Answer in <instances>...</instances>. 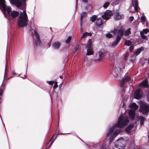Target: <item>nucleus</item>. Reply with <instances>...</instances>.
Returning <instances> with one entry per match:
<instances>
[{"instance_id":"obj_1","label":"nucleus","mask_w":149,"mask_h":149,"mask_svg":"<svg viewBox=\"0 0 149 149\" xmlns=\"http://www.w3.org/2000/svg\"><path fill=\"white\" fill-rule=\"evenodd\" d=\"M129 118L128 117H123V114L120 115L118 118V123L115 124L112 128H110L109 131L107 134V137L109 138V142H111L113 139L120 132V130H115L114 131L115 128L116 127L121 128L123 127L129 123Z\"/></svg>"},{"instance_id":"obj_2","label":"nucleus","mask_w":149,"mask_h":149,"mask_svg":"<svg viewBox=\"0 0 149 149\" xmlns=\"http://www.w3.org/2000/svg\"><path fill=\"white\" fill-rule=\"evenodd\" d=\"M113 33H118L117 35L116 40L113 42L112 44V46L113 47L118 44L119 42L121 39V38L124 33V31L122 27L119 26L114 29Z\"/></svg>"},{"instance_id":"obj_3","label":"nucleus","mask_w":149,"mask_h":149,"mask_svg":"<svg viewBox=\"0 0 149 149\" xmlns=\"http://www.w3.org/2000/svg\"><path fill=\"white\" fill-rule=\"evenodd\" d=\"M28 19L27 15L25 10L22 13H20L19 18V27H23L26 26L27 24Z\"/></svg>"},{"instance_id":"obj_4","label":"nucleus","mask_w":149,"mask_h":149,"mask_svg":"<svg viewBox=\"0 0 149 149\" xmlns=\"http://www.w3.org/2000/svg\"><path fill=\"white\" fill-rule=\"evenodd\" d=\"M138 106L135 103H132L130 106L131 109L129 112V116L130 118L133 120L135 117V111L138 108Z\"/></svg>"},{"instance_id":"obj_5","label":"nucleus","mask_w":149,"mask_h":149,"mask_svg":"<svg viewBox=\"0 0 149 149\" xmlns=\"http://www.w3.org/2000/svg\"><path fill=\"white\" fill-rule=\"evenodd\" d=\"M140 104L139 111L144 114L148 113L149 111V105L145 102H140Z\"/></svg>"},{"instance_id":"obj_6","label":"nucleus","mask_w":149,"mask_h":149,"mask_svg":"<svg viewBox=\"0 0 149 149\" xmlns=\"http://www.w3.org/2000/svg\"><path fill=\"white\" fill-rule=\"evenodd\" d=\"M2 11L5 15H8L9 17L11 16L13 17H15L18 14V12L15 11H11V10H2Z\"/></svg>"},{"instance_id":"obj_7","label":"nucleus","mask_w":149,"mask_h":149,"mask_svg":"<svg viewBox=\"0 0 149 149\" xmlns=\"http://www.w3.org/2000/svg\"><path fill=\"white\" fill-rule=\"evenodd\" d=\"M92 41L91 39H89L87 43L86 47L88 49L87 50V55H93V52L92 50L93 47L92 45Z\"/></svg>"},{"instance_id":"obj_8","label":"nucleus","mask_w":149,"mask_h":149,"mask_svg":"<svg viewBox=\"0 0 149 149\" xmlns=\"http://www.w3.org/2000/svg\"><path fill=\"white\" fill-rule=\"evenodd\" d=\"M113 15V13L110 10H107L102 17L104 19L108 20L110 17Z\"/></svg>"},{"instance_id":"obj_9","label":"nucleus","mask_w":149,"mask_h":149,"mask_svg":"<svg viewBox=\"0 0 149 149\" xmlns=\"http://www.w3.org/2000/svg\"><path fill=\"white\" fill-rule=\"evenodd\" d=\"M31 29V30H33L34 31V35L36 37V38L35 39L36 44L37 45H39L40 43V40L38 34V33L37 31L34 30V29H33L32 27Z\"/></svg>"},{"instance_id":"obj_10","label":"nucleus","mask_w":149,"mask_h":149,"mask_svg":"<svg viewBox=\"0 0 149 149\" xmlns=\"http://www.w3.org/2000/svg\"><path fill=\"white\" fill-rule=\"evenodd\" d=\"M142 91L140 88H138L134 93L135 98L136 99L140 98L142 95Z\"/></svg>"},{"instance_id":"obj_11","label":"nucleus","mask_w":149,"mask_h":149,"mask_svg":"<svg viewBox=\"0 0 149 149\" xmlns=\"http://www.w3.org/2000/svg\"><path fill=\"white\" fill-rule=\"evenodd\" d=\"M5 0H0V8L2 9H11L9 6H7Z\"/></svg>"},{"instance_id":"obj_12","label":"nucleus","mask_w":149,"mask_h":149,"mask_svg":"<svg viewBox=\"0 0 149 149\" xmlns=\"http://www.w3.org/2000/svg\"><path fill=\"white\" fill-rule=\"evenodd\" d=\"M28 0H19V9H26V1Z\"/></svg>"},{"instance_id":"obj_13","label":"nucleus","mask_w":149,"mask_h":149,"mask_svg":"<svg viewBox=\"0 0 149 149\" xmlns=\"http://www.w3.org/2000/svg\"><path fill=\"white\" fill-rule=\"evenodd\" d=\"M95 25L98 27V29L101 30L103 27V23L101 19H97L95 22Z\"/></svg>"},{"instance_id":"obj_14","label":"nucleus","mask_w":149,"mask_h":149,"mask_svg":"<svg viewBox=\"0 0 149 149\" xmlns=\"http://www.w3.org/2000/svg\"><path fill=\"white\" fill-rule=\"evenodd\" d=\"M140 87H147L148 86V79H146L141 82L139 84Z\"/></svg>"},{"instance_id":"obj_15","label":"nucleus","mask_w":149,"mask_h":149,"mask_svg":"<svg viewBox=\"0 0 149 149\" xmlns=\"http://www.w3.org/2000/svg\"><path fill=\"white\" fill-rule=\"evenodd\" d=\"M132 3L134 9H138V0H132Z\"/></svg>"},{"instance_id":"obj_16","label":"nucleus","mask_w":149,"mask_h":149,"mask_svg":"<svg viewBox=\"0 0 149 149\" xmlns=\"http://www.w3.org/2000/svg\"><path fill=\"white\" fill-rule=\"evenodd\" d=\"M134 125L133 124L130 125L127 127L125 130V131L128 133H130L131 131L134 130Z\"/></svg>"},{"instance_id":"obj_17","label":"nucleus","mask_w":149,"mask_h":149,"mask_svg":"<svg viewBox=\"0 0 149 149\" xmlns=\"http://www.w3.org/2000/svg\"><path fill=\"white\" fill-rule=\"evenodd\" d=\"M148 31V29H144L142 31L140 32V34L141 37L143 39H146L147 37L144 35V33L147 34Z\"/></svg>"},{"instance_id":"obj_18","label":"nucleus","mask_w":149,"mask_h":149,"mask_svg":"<svg viewBox=\"0 0 149 149\" xmlns=\"http://www.w3.org/2000/svg\"><path fill=\"white\" fill-rule=\"evenodd\" d=\"M60 45V43L56 41L53 43L52 46L55 49L59 48Z\"/></svg>"},{"instance_id":"obj_19","label":"nucleus","mask_w":149,"mask_h":149,"mask_svg":"<svg viewBox=\"0 0 149 149\" xmlns=\"http://www.w3.org/2000/svg\"><path fill=\"white\" fill-rule=\"evenodd\" d=\"M11 3L15 5L17 7H19V1L18 0H9Z\"/></svg>"},{"instance_id":"obj_20","label":"nucleus","mask_w":149,"mask_h":149,"mask_svg":"<svg viewBox=\"0 0 149 149\" xmlns=\"http://www.w3.org/2000/svg\"><path fill=\"white\" fill-rule=\"evenodd\" d=\"M86 15L87 13L86 12H83L81 14L80 19V26L81 27L82 26V19H83V18L86 16Z\"/></svg>"},{"instance_id":"obj_21","label":"nucleus","mask_w":149,"mask_h":149,"mask_svg":"<svg viewBox=\"0 0 149 149\" xmlns=\"http://www.w3.org/2000/svg\"><path fill=\"white\" fill-rule=\"evenodd\" d=\"M143 50V48L142 47L138 49L136 51L134 52V54L136 55H138L140 53L141 51H142Z\"/></svg>"},{"instance_id":"obj_22","label":"nucleus","mask_w":149,"mask_h":149,"mask_svg":"<svg viewBox=\"0 0 149 149\" xmlns=\"http://www.w3.org/2000/svg\"><path fill=\"white\" fill-rule=\"evenodd\" d=\"M99 57L97 59L98 61H100L104 56V53L100 51L98 52Z\"/></svg>"},{"instance_id":"obj_23","label":"nucleus","mask_w":149,"mask_h":149,"mask_svg":"<svg viewBox=\"0 0 149 149\" xmlns=\"http://www.w3.org/2000/svg\"><path fill=\"white\" fill-rule=\"evenodd\" d=\"M130 79V78L129 76H125L123 78L122 81L123 83H124L129 81Z\"/></svg>"},{"instance_id":"obj_24","label":"nucleus","mask_w":149,"mask_h":149,"mask_svg":"<svg viewBox=\"0 0 149 149\" xmlns=\"http://www.w3.org/2000/svg\"><path fill=\"white\" fill-rule=\"evenodd\" d=\"M138 118L140 121L141 125H143V122L145 120L144 118L142 116H139L138 117Z\"/></svg>"},{"instance_id":"obj_25","label":"nucleus","mask_w":149,"mask_h":149,"mask_svg":"<svg viewBox=\"0 0 149 149\" xmlns=\"http://www.w3.org/2000/svg\"><path fill=\"white\" fill-rule=\"evenodd\" d=\"M122 15L118 13H117L115 16V18L117 19H120L122 18Z\"/></svg>"},{"instance_id":"obj_26","label":"nucleus","mask_w":149,"mask_h":149,"mask_svg":"<svg viewBox=\"0 0 149 149\" xmlns=\"http://www.w3.org/2000/svg\"><path fill=\"white\" fill-rule=\"evenodd\" d=\"M57 137V134H54L53 137L51 138V139L49 140V141L52 140V142L51 143L49 146H51V145L52 144L53 142L54 141V140L56 139Z\"/></svg>"},{"instance_id":"obj_27","label":"nucleus","mask_w":149,"mask_h":149,"mask_svg":"<svg viewBox=\"0 0 149 149\" xmlns=\"http://www.w3.org/2000/svg\"><path fill=\"white\" fill-rule=\"evenodd\" d=\"M91 33H88L87 32H86L83 33L82 36L81 37V39L84 38L86 36H91Z\"/></svg>"},{"instance_id":"obj_28","label":"nucleus","mask_w":149,"mask_h":149,"mask_svg":"<svg viewBox=\"0 0 149 149\" xmlns=\"http://www.w3.org/2000/svg\"><path fill=\"white\" fill-rule=\"evenodd\" d=\"M130 29H128L127 30L125 31L124 33V35L125 36H127L130 34L131 32L130 31Z\"/></svg>"},{"instance_id":"obj_29","label":"nucleus","mask_w":149,"mask_h":149,"mask_svg":"<svg viewBox=\"0 0 149 149\" xmlns=\"http://www.w3.org/2000/svg\"><path fill=\"white\" fill-rule=\"evenodd\" d=\"M97 16L96 15H93L90 18V20L92 22H94L96 19Z\"/></svg>"},{"instance_id":"obj_30","label":"nucleus","mask_w":149,"mask_h":149,"mask_svg":"<svg viewBox=\"0 0 149 149\" xmlns=\"http://www.w3.org/2000/svg\"><path fill=\"white\" fill-rule=\"evenodd\" d=\"M132 43L131 41L129 40H127L125 42V45L127 46H129L131 45Z\"/></svg>"},{"instance_id":"obj_31","label":"nucleus","mask_w":149,"mask_h":149,"mask_svg":"<svg viewBox=\"0 0 149 149\" xmlns=\"http://www.w3.org/2000/svg\"><path fill=\"white\" fill-rule=\"evenodd\" d=\"M109 3L108 2H105L103 5V7L104 8H106L109 5Z\"/></svg>"},{"instance_id":"obj_32","label":"nucleus","mask_w":149,"mask_h":149,"mask_svg":"<svg viewBox=\"0 0 149 149\" xmlns=\"http://www.w3.org/2000/svg\"><path fill=\"white\" fill-rule=\"evenodd\" d=\"M141 20L143 22H146L147 21L146 20V17L144 16H142L141 17Z\"/></svg>"},{"instance_id":"obj_33","label":"nucleus","mask_w":149,"mask_h":149,"mask_svg":"<svg viewBox=\"0 0 149 149\" xmlns=\"http://www.w3.org/2000/svg\"><path fill=\"white\" fill-rule=\"evenodd\" d=\"M71 38L72 37L71 36H69L67 40H66L65 42L67 43H68L70 41Z\"/></svg>"},{"instance_id":"obj_34","label":"nucleus","mask_w":149,"mask_h":149,"mask_svg":"<svg viewBox=\"0 0 149 149\" xmlns=\"http://www.w3.org/2000/svg\"><path fill=\"white\" fill-rule=\"evenodd\" d=\"M106 36L107 37H108L109 38H111L112 36V35L110 33H107L106 35Z\"/></svg>"},{"instance_id":"obj_35","label":"nucleus","mask_w":149,"mask_h":149,"mask_svg":"<svg viewBox=\"0 0 149 149\" xmlns=\"http://www.w3.org/2000/svg\"><path fill=\"white\" fill-rule=\"evenodd\" d=\"M134 49V45H131L130 47V51H132Z\"/></svg>"},{"instance_id":"obj_36","label":"nucleus","mask_w":149,"mask_h":149,"mask_svg":"<svg viewBox=\"0 0 149 149\" xmlns=\"http://www.w3.org/2000/svg\"><path fill=\"white\" fill-rule=\"evenodd\" d=\"M58 87V85L57 84V83L56 82H55V84H54V88H57Z\"/></svg>"},{"instance_id":"obj_37","label":"nucleus","mask_w":149,"mask_h":149,"mask_svg":"<svg viewBox=\"0 0 149 149\" xmlns=\"http://www.w3.org/2000/svg\"><path fill=\"white\" fill-rule=\"evenodd\" d=\"M3 93V90L2 88L0 89V97L1 96Z\"/></svg>"},{"instance_id":"obj_38","label":"nucleus","mask_w":149,"mask_h":149,"mask_svg":"<svg viewBox=\"0 0 149 149\" xmlns=\"http://www.w3.org/2000/svg\"><path fill=\"white\" fill-rule=\"evenodd\" d=\"M54 83V81H50L48 82V84L50 85L53 84Z\"/></svg>"},{"instance_id":"obj_39","label":"nucleus","mask_w":149,"mask_h":149,"mask_svg":"<svg viewBox=\"0 0 149 149\" xmlns=\"http://www.w3.org/2000/svg\"><path fill=\"white\" fill-rule=\"evenodd\" d=\"M1 87H3V88L4 89L5 87V84H4L3 83L1 86Z\"/></svg>"},{"instance_id":"obj_40","label":"nucleus","mask_w":149,"mask_h":149,"mask_svg":"<svg viewBox=\"0 0 149 149\" xmlns=\"http://www.w3.org/2000/svg\"><path fill=\"white\" fill-rule=\"evenodd\" d=\"M134 17L133 16H131L130 18V20H131V21H132Z\"/></svg>"},{"instance_id":"obj_41","label":"nucleus","mask_w":149,"mask_h":149,"mask_svg":"<svg viewBox=\"0 0 149 149\" xmlns=\"http://www.w3.org/2000/svg\"><path fill=\"white\" fill-rule=\"evenodd\" d=\"M146 26L148 27V26H149V24H148L147 22V21L146 22Z\"/></svg>"},{"instance_id":"obj_42","label":"nucleus","mask_w":149,"mask_h":149,"mask_svg":"<svg viewBox=\"0 0 149 149\" xmlns=\"http://www.w3.org/2000/svg\"><path fill=\"white\" fill-rule=\"evenodd\" d=\"M12 73L13 75L16 74L14 71H12Z\"/></svg>"},{"instance_id":"obj_43","label":"nucleus","mask_w":149,"mask_h":149,"mask_svg":"<svg viewBox=\"0 0 149 149\" xmlns=\"http://www.w3.org/2000/svg\"><path fill=\"white\" fill-rule=\"evenodd\" d=\"M82 0L83 2H85L86 3H87L88 2V1L87 0Z\"/></svg>"},{"instance_id":"obj_44","label":"nucleus","mask_w":149,"mask_h":149,"mask_svg":"<svg viewBox=\"0 0 149 149\" xmlns=\"http://www.w3.org/2000/svg\"><path fill=\"white\" fill-rule=\"evenodd\" d=\"M128 52H127L125 55V57L128 56Z\"/></svg>"},{"instance_id":"obj_45","label":"nucleus","mask_w":149,"mask_h":149,"mask_svg":"<svg viewBox=\"0 0 149 149\" xmlns=\"http://www.w3.org/2000/svg\"><path fill=\"white\" fill-rule=\"evenodd\" d=\"M80 26L81 28V29L80 30V32H81V33H82L83 32V30H82V26L81 27L80 25Z\"/></svg>"},{"instance_id":"obj_46","label":"nucleus","mask_w":149,"mask_h":149,"mask_svg":"<svg viewBox=\"0 0 149 149\" xmlns=\"http://www.w3.org/2000/svg\"><path fill=\"white\" fill-rule=\"evenodd\" d=\"M88 7L90 9H92V7L90 5H88Z\"/></svg>"},{"instance_id":"obj_47","label":"nucleus","mask_w":149,"mask_h":149,"mask_svg":"<svg viewBox=\"0 0 149 149\" xmlns=\"http://www.w3.org/2000/svg\"><path fill=\"white\" fill-rule=\"evenodd\" d=\"M59 77L61 79H62L63 78V77L62 76H60Z\"/></svg>"},{"instance_id":"obj_48","label":"nucleus","mask_w":149,"mask_h":149,"mask_svg":"<svg viewBox=\"0 0 149 149\" xmlns=\"http://www.w3.org/2000/svg\"><path fill=\"white\" fill-rule=\"evenodd\" d=\"M120 139H119L117 141V142L118 143H119V141H120Z\"/></svg>"},{"instance_id":"obj_49","label":"nucleus","mask_w":149,"mask_h":149,"mask_svg":"<svg viewBox=\"0 0 149 149\" xmlns=\"http://www.w3.org/2000/svg\"><path fill=\"white\" fill-rule=\"evenodd\" d=\"M148 101H149V95L148 96Z\"/></svg>"},{"instance_id":"obj_50","label":"nucleus","mask_w":149,"mask_h":149,"mask_svg":"<svg viewBox=\"0 0 149 149\" xmlns=\"http://www.w3.org/2000/svg\"><path fill=\"white\" fill-rule=\"evenodd\" d=\"M78 2V0H76V4L77 5Z\"/></svg>"},{"instance_id":"obj_51","label":"nucleus","mask_w":149,"mask_h":149,"mask_svg":"<svg viewBox=\"0 0 149 149\" xmlns=\"http://www.w3.org/2000/svg\"><path fill=\"white\" fill-rule=\"evenodd\" d=\"M148 63H149V58H148Z\"/></svg>"},{"instance_id":"obj_52","label":"nucleus","mask_w":149,"mask_h":149,"mask_svg":"<svg viewBox=\"0 0 149 149\" xmlns=\"http://www.w3.org/2000/svg\"><path fill=\"white\" fill-rule=\"evenodd\" d=\"M139 147H138V148H135V149H139Z\"/></svg>"},{"instance_id":"obj_53","label":"nucleus","mask_w":149,"mask_h":149,"mask_svg":"<svg viewBox=\"0 0 149 149\" xmlns=\"http://www.w3.org/2000/svg\"><path fill=\"white\" fill-rule=\"evenodd\" d=\"M138 10H135V11H136L137 12H138V11H137Z\"/></svg>"},{"instance_id":"obj_54","label":"nucleus","mask_w":149,"mask_h":149,"mask_svg":"<svg viewBox=\"0 0 149 149\" xmlns=\"http://www.w3.org/2000/svg\"><path fill=\"white\" fill-rule=\"evenodd\" d=\"M45 149H48V148H46Z\"/></svg>"},{"instance_id":"obj_55","label":"nucleus","mask_w":149,"mask_h":149,"mask_svg":"<svg viewBox=\"0 0 149 149\" xmlns=\"http://www.w3.org/2000/svg\"><path fill=\"white\" fill-rule=\"evenodd\" d=\"M148 138L149 139V135H148Z\"/></svg>"},{"instance_id":"obj_56","label":"nucleus","mask_w":149,"mask_h":149,"mask_svg":"<svg viewBox=\"0 0 149 149\" xmlns=\"http://www.w3.org/2000/svg\"><path fill=\"white\" fill-rule=\"evenodd\" d=\"M49 46H50V44H49Z\"/></svg>"},{"instance_id":"obj_57","label":"nucleus","mask_w":149,"mask_h":149,"mask_svg":"<svg viewBox=\"0 0 149 149\" xmlns=\"http://www.w3.org/2000/svg\"><path fill=\"white\" fill-rule=\"evenodd\" d=\"M120 8H119V9H118L120 10Z\"/></svg>"}]
</instances>
